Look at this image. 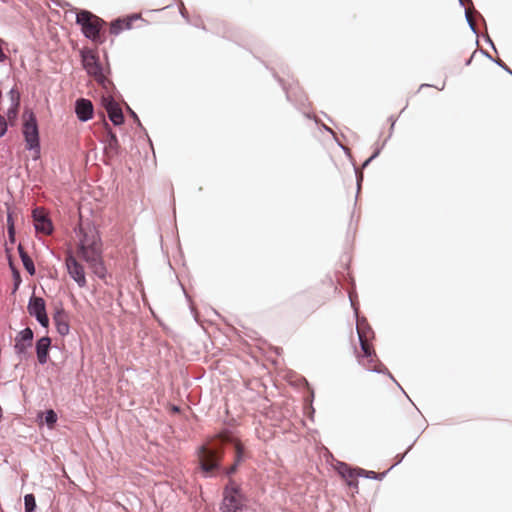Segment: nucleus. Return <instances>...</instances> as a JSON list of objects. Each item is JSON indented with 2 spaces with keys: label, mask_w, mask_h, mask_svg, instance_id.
Masks as SVG:
<instances>
[{
  "label": "nucleus",
  "mask_w": 512,
  "mask_h": 512,
  "mask_svg": "<svg viewBox=\"0 0 512 512\" xmlns=\"http://www.w3.org/2000/svg\"><path fill=\"white\" fill-rule=\"evenodd\" d=\"M77 235L76 252L67 250L65 265L69 276L79 287L83 288L87 285L86 274L84 266L78 259L85 261L100 279L106 277L107 270L103 260L102 241L98 232L92 227L80 226Z\"/></svg>",
  "instance_id": "obj_1"
},
{
  "label": "nucleus",
  "mask_w": 512,
  "mask_h": 512,
  "mask_svg": "<svg viewBox=\"0 0 512 512\" xmlns=\"http://www.w3.org/2000/svg\"><path fill=\"white\" fill-rule=\"evenodd\" d=\"M217 438L220 441V444L232 443L234 445L235 460L233 465H231L226 471L228 475H231L236 472L238 465L244 461V446L240 440L234 438L229 432L221 433ZM222 456L223 451L221 445L218 446L216 443L211 442L201 446L198 451V459L203 473L210 475L212 472L217 470Z\"/></svg>",
  "instance_id": "obj_2"
},
{
  "label": "nucleus",
  "mask_w": 512,
  "mask_h": 512,
  "mask_svg": "<svg viewBox=\"0 0 512 512\" xmlns=\"http://www.w3.org/2000/svg\"><path fill=\"white\" fill-rule=\"evenodd\" d=\"M357 333L359 336L361 351L356 353L359 362L369 370H375L376 353L371 344L374 332L365 320L357 321Z\"/></svg>",
  "instance_id": "obj_3"
},
{
  "label": "nucleus",
  "mask_w": 512,
  "mask_h": 512,
  "mask_svg": "<svg viewBox=\"0 0 512 512\" xmlns=\"http://www.w3.org/2000/svg\"><path fill=\"white\" fill-rule=\"evenodd\" d=\"M76 22L81 26L85 37L89 38L96 44H102L105 38L101 34L104 21L89 11L82 10L77 13Z\"/></svg>",
  "instance_id": "obj_4"
},
{
  "label": "nucleus",
  "mask_w": 512,
  "mask_h": 512,
  "mask_svg": "<svg viewBox=\"0 0 512 512\" xmlns=\"http://www.w3.org/2000/svg\"><path fill=\"white\" fill-rule=\"evenodd\" d=\"M244 507V496L240 487L232 479L226 485L223 492V501L221 505L222 512H242Z\"/></svg>",
  "instance_id": "obj_5"
},
{
  "label": "nucleus",
  "mask_w": 512,
  "mask_h": 512,
  "mask_svg": "<svg viewBox=\"0 0 512 512\" xmlns=\"http://www.w3.org/2000/svg\"><path fill=\"white\" fill-rule=\"evenodd\" d=\"M23 135L28 149L39 150V132L37 120L32 111H25L23 113Z\"/></svg>",
  "instance_id": "obj_6"
},
{
  "label": "nucleus",
  "mask_w": 512,
  "mask_h": 512,
  "mask_svg": "<svg viewBox=\"0 0 512 512\" xmlns=\"http://www.w3.org/2000/svg\"><path fill=\"white\" fill-rule=\"evenodd\" d=\"M338 473L349 486L352 494L358 493V477L365 475L366 477H376L375 472H366L363 469L351 468L345 463H341L338 467Z\"/></svg>",
  "instance_id": "obj_7"
},
{
  "label": "nucleus",
  "mask_w": 512,
  "mask_h": 512,
  "mask_svg": "<svg viewBox=\"0 0 512 512\" xmlns=\"http://www.w3.org/2000/svg\"><path fill=\"white\" fill-rule=\"evenodd\" d=\"M82 62L88 74L93 76L98 82L104 84L107 79L103 74L97 56L91 51L84 52L82 54Z\"/></svg>",
  "instance_id": "obj_8"
},
{
  "label": "nucleus",
  "mask_w": 512,
  "mask_h": 512,
  "mask_svg": "<svg viewBox=\"0 0 512 512\" xmlns=\"http://www.w3.org/2000/svg\"><path fill=\"white\" fill-rule=\"evenodd\" d=\"M27 308L29 314L34 316L43 327H48L49 318L46 314V305L43 298L31 297Z\"/></svg>",
  "instance_id": "obj_9"
},
{
  "label": "nucleus",
  "mask_w": 512,
  "mask_h": 512,
  "mask_svg": "<svg viewBox=\"0 0 512 512\" xmlns=\"http://www.w3.org/2000/svg\"><path fill=\"white\" fill-rule=\"evenodd\" d=\"M34 226L37 232L49 235L53 231V225L50 219L47 218L45 211L41 208L33 210Z\"/></svg>",
  "instance_id": "obj_10"
},
{
  "label": "nucleus",
  "mask_w": 512,
  "mask_h": 512,
  "mask_svg": "<svg viewBox=\"0 0 512 512\" xmlns=\"http://www.w3.org/2000/svg\"><path fill=\"white\" fill-rule=\"evenodd\" d=\"M33 331L30 328H25L20 331L15 338L14 349L17 354H25L27 349L32 346Z\"/></svg>",
  "instance_id": "obj_11"
},
{
  "label": "nucleus",
  "mask_w": 512,
  "mask_h": 512,
  "mask_svg": "<svg viewBox=\"0 0 512 512\" xmlns=\"http://www.w3.org/2000/svg\"><path fill=\"white\" fill-rule=\"evenodd\" d=\"M53 321L56 326L57 332L65 336L70 332V318L68 313L63 308H58L54 315Z\"/></svg>",
  "instance_id": "obj_12"
},
{
  "label": "nucleus",
  "mask_w": 512,
  "mask_h": 512,
  "mask_svg": "<svg viewBox=\"0 0 512 512\" xmlns=\"http://www.w3.org/2000/svg\"><path fill=\"white\" fill-rule=\"evenodd\" d=\"M104 102L109 119L114 125H121L124 122L122 109L112 99H104Z\"/></svg>",
  "instance_id": "obj_13"
},
{
  "label": "nucleus",
  "mask_w": 512,
  "mask_h": 512,
  "mask_svg": "<svg viewBox=\"0 0 512 512\" xmlns=\"http://www.w3.org/2000/svg\"><path fill=\"white\" fill-rule=\"evenodd\" d=\"M75 112L79 120L87 121L93 116V105L90 100L81 98L76 101Z\"/></svg>",
  "instance_id": "obj_14"
},
{
  "label": "nucleus",
  "mask_w": 512,
  "mask_h": 512,
  "mask_svg": "<svg viewBox=\"0 0 512 512\" xmlns=\"http://www.w3.org/2000/svg\"><path fill=\"white\" fill-rule=\"evenodd\" d=\"M51 340L49 337H42L36 343V352L39 363L45 364L48 358Z\"/></svg>",
  "instance_id": "obj_15"
},
{
  "label": "nucleus",
  "mask_w": 512,
  "mask_h": 512,
  "mask_svg": "<svg viewBox=\"0 0 512 512\" xmlns=\"http://www.w3.org/2000/svg\"><path fill=\"white\" fill-rule=\"evenodd\" d=\"M119 143L116 135L109 130L105 140V153L109 157H113L118 154Z\"/></svg>",
  "instance_id": "obj_16"
},
{
  "label": "nucleus",
  "mask_w": 512,
  "mask_h": 512,
  "mask_svg": "<svg viewBox=\"0 0 512 512\" xmlns=\"http://www.w3.org/2000/svg\"><path fill=\"white\" fill-rule=\"evenodd\" d=\"M134 19H137V17H131L127 19H117L113 21L110 25V33L117 35L124 29H130L131 23Z\"/></svg>",
  "instance_id": "obj_17"
},
{
  "label": "nucleus",
  "mask_w": 512,
  "mask_h": 512,
  "mask_svg": "<svg viewBox=\"0 0 512 512\" xmlns=\"http://www.w3.org/2000/svg\"><path fill=\"white\" fill-rule=\"evenodd\" d=\"M19 252H20V256H21V260H22V263L25 267V269L31 274L33 275L35 273V267H34V263L32 261V259L27 255V253H25L21 247H19Z\"/></svg>",
  "instance_id": "obj_18"
},
{
  "label": "nucleus",
  "mask_w": 512,
  "mask_h": 512,
  "mask_svg": "<svg viewBox=\"0 0 512 512\" xmlns=\"http://www.w3.org/2000/svg\"><path fill=\"white\" fill-rule=\"evenodd\" d=\"M25 512H34L36 508V500L33 494H27L24 497Z\"/></svg>",
  "instance_id": "obj_19"
},
{
  "label": "nucleus",
  "mask_w": 512,
  "mask_h": 512,
  "mask_svg": "<svg viewBox=\"0 0 512 512\" xmlns=\"http://www.w3.org/2000/svg\"><path fill=\"white\" fill-rule=\"evenodd\" d=\"M45 421L49 427H53L57 421V414L53 410L46 412Z\"/></svg>",
  "instance_id": "obj_20"
},
{
  "label": "nucleus",
  "mask_w": 512,
  "mask_h": 512,
  "mask_svg": "<svg viewBox=\"0 0 512 512\" xmlns=\"http://www.w3.org/2000/svg\"><path fill=\"white\" fill-rule=\"evenodd\" d=\"M7 130V124L4 117L0 116V137L5 134Z\"/></svg>",
  "instance_id": "obj_21"
},
{
  "label": "nucleus",
  "mask_w": 512,
  "mask_h": 512,
  "mask_svg": "<svg viewBox=\"0 0 512 512\" xmlns=\"http://www.w3.org/2000/svg\"><path fill=\"white\" fill-rule=\"evenodd\" d=\"M10 222H11V215L9 214L8 215V223H9L8 231H9L10 236H12L14 233V227H13V224Z\"/></svg>",
  "instance_id": "obj_22"
},
{
  "label": "nucleus",
  "mask_w": 512,
  "mask_h": 512,
  "mask_svg": "<svg viewBox=\"0 0 512 512\" xmlns=\"http://www.w3.org/2000/svg\"><path fill=\"white\" fill-rule=\"evenodd\" d=\"M6 58V55L4 54L2 48L0 47V62L4 61Z\"/></svg>",
  "instance_id": "obj_23"
},
{
  "label": "nucleus",
  "mask_w": 512,
  "mask_h": 512,
  "mask_svg": "<svg viewBox=\"0 0 512 512\" xmlns=\"http://www.w3.org/2000/svg\"><path fill=\"white\" fill-rule=\"evenodd\" d=\"M370 161H371V158H368V159L365 161V164H368Z\"/></svg>",
  "instance_id": "obj_24"
},
{
  "label": "nucleus",
  "mask_w": 512,
  "mask_h": 512,
  "mask_svg": "<svg viewBox=\"0 0 512 512\" xmlns=\"http://www.w3.org/2000/svg\"><path fill=\"white\" fill-rule=\"evenodd\" d=\"M370 161H371V158H368V159L365 161V164H368Z\"/></svg>",
  "instance_id": "obj_25"
},
{
  "label": "nucleus",
  "mask_w": 512,
  "mask_h": 512,
  "mask_svg": "<svg viewBox=\"0 0 512 512\" xmlns=\"http://www.w3.org/2000/svg\"><path fill=\"white\" fill-rule=\"evenodd\" d=\"M370 161H371V158H368V159L365 161V164H368Z\"/></svg>",
  "instance_id": "obj_26"
},
{
  "label": "nucleus",
  "mask_w": 512,
  "mask_h": 512,
  "mask_svg": "<svg viewBox=\"0 0 512 512\" xmlns=\"http://www.w3.org/2000/svg\"><path fill=\"white\" fill-rule=\"evenodd\" d=\"M370 161H371V158H368V159L365 161V164H368Z\"/></svg>",
  "instance_id": "obj_27"
}]
</instances>
